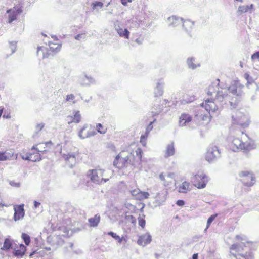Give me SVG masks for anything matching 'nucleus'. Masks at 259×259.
I'll return each mask as SVG.
<instances>
[{"label": "nucleus", "mask_w": 259, "mask_h": 259, "mask_svg": "<svg viewBox=\"0 0 259 259\" xmlns=\"http://www.w3.org/2000/svg\"><path fill=\"white\" fill-rule=\"evenodd\" d=\"M22 238H23L26 245H28L30 242V238L29 236L26 233H22Z\"/></svg>", "instance_id": "39"}, {"label": "nucleus", "mask_w": 259, "mask_h": 259, "mask_svg": "<svg viewBox=\"0 0 259 259\" xmlns=\"http://www.w3.org/2000/svg\"><path fill=\"white\" fill-rule=\"evenodd\" d=\"M3 110H4L3 108H1L0 107V117H1V116L2 115V113L3 112Z\"/></svg>", "instance_id": "56"}, {"label": "nucleus", "mask_w": 259, "mask_h": 259, "mask_svg": "<svg viewBox=\"0 0 259 259\" xmlns=\"http://www.w3.org/2000/svg\"><path fill=\"white\" fill-rule=\"evenodd\" d=\"M157 90H158L159 95H162L163 94V92L162 91H161L159 89H157Z\"/></svg>", "instance_id": "55"}, {"label": "nucleus", "mask_w": 259, "mask_h": 259, "mask_svg": "<svg viewBox=\"0 0 259 259\" xmlns=\"http://www.w3.org/2000/svg\"><path fill=\"white\" fill-rule=\"evenodd\" d=\"M13 156L14 154L11 151L0 152V161L10 160Z\"/></svg>", "instance_id": "25"}, {"label": "nucleus", "mask_w": 259, "mask_h": 259, "mask_svg": "<svg viewBox=\"0 0 259 259\" xmlns=\"http://www.w3.org/2000/svg\"><path fill=\"white\" fill-rule=\"evenodd\" d=\"M194 59L193 58H188L187 60V64H188V66H189V67H190L192 69H195L198 66H199L198 64L194 63Z\"/></svg>", "instance_id": "36"}, {"label": "nucleus", "mask_w": 259, "mask_h": 259, "mask_svg": "<svg viewBox=\"0 0 259 259\" xmlns=\"http://www.w3.org/2000/svg\"><path fill=\"white\" fill-rule=\"evenodd\" d=\"M44 126V125L43 124H39L37 125V128L41 130L42 129Z\"/></svg>", "instance_id": "52"}, {"label": "nucleus", "mask_w": 259, "mask_h": 259, "mask_svg": "<svg viewBox=\"0 0 259 259\" xmlns=\"http://www.w3.org/2000/svg\"><path fill=\"white\" fill-rule=\"evenodd\" d=\"M194 23L190 20H185L183 24V27L186 30H190L192 28Z\"/></svg>", "instance_id": "34"}, {"label": "nucleus", "mask_w": 259, "mask_h": 259, "mask_svg": "<svg viewBox=\"0 0 259 259\" xmlns=\"http://www.w3.org/2000/svg\"><path fill=\"white\" fill-rule=\"evenodd\" d=\"M121 3L123 5H126L128 3H130L132 2V0H121Z\"/></svg>", "instance_id": "49"}, {"label": "nucleus", "mask_w": 259, "mask_h": 259, "mask_svg": "<svg viewBox=\"0 0 259 259\" xmlns=\"http://www.w3.org/2000/svg\"><path fill=\"white\" fill-rule=\"evenodd\" d=\"M217 92L216 90L213 85H209L208 88L207 94L209 96H212Z\"/></svg>", "instance_id": "41"}, {"label": "nucleus", "mask_w": 259, "mask_h": 259, "mask_svg": "<svg viewBox=\"0 0 259 259\" xmlns=\"http://www.w3.org/2000/svg\"><path fill=\"white\" fill-rule=\"evenodd\" d=\"M81 35H82V34H78L76 36H75V38L76 39L78 40V39H80V38L81 37Z\"/></svg>", "instance_id": "53"}, {"label": "nucleus", "mask_w": 259, "mask_h": 259, "mask_svg": "<svg viewBox=\"0 0 259 259\" xmlns=\"http://www.w3.org/2000/svg\"><path fill=\"white\" fill-rule=\"evenodd\" d=\"M244 85L239 80L233 81L228 87L229 91L235 95L229 100L230 105L232 108H235L238 105L240 101L239 96L241 94Z\"/></svg>", "instance_id": "4"}, {"label": "nucleus", "mask_w": 259, "mask_h": 259, "mask_svg": "<svg viewBox=\"0 0 259 259\" xmlns=\"http://www.w3.org/2000/svg\"><path fill=\"white\" fill-rule=\"evenodd\" d=\"M37 54L38 55L42 54V58H48L50 56L52 55V53L49 50V48L44 47H38L37 48Z\"/></svg>", "instance_id": "23"}, {"label": "nucleus", "mask_w": 259, "mask_h": 259, "mask_svg": "<svg viewBox=\"0 0 259 259\" xmlns=\"http://www.w3.org/2000/svg\"><path fill=\"white\" fill-rule=\"evenodd\" d=\"M253 8V5L251 4L250 5H242L238 7V9L237 10V13L239 15H241L242 13H246L249 11L252 10Z\"/></svg>", "instance_id": "28"}, {"label": "nucleus", "mask_w": 259, "mask_h": 259, "mask_svg": "<svg viewBox=\"0 0 259 259\" xmlns=\"http://www.w3.org/2000/svg\"><path fill=\"white\" fill-rule=\"evenodd\" d=\"M251 59L253 61L259 59V51L254 53L251 55Z\"/></svg>", "instance_id": "45"}, {"label": "nucleus", "mask_w": 259, "mask_h": 259, "mask_svg": "<svg viewBox=\"0 0 259 259\" xmlns=\"http://www.w3.org/2000/svg\"><path fill=\"white\" fill-rule=\"evenodd\" d=\"M23 12V4L22 2H19L14 6L13 8L8 9L6 12L8 14L7 23H12L17 19L18 16L21 14Z\"/></svg>", "instance_id": "8"}, {"label": "nucleus", "mask_w": 259, "mask_h": 259, "mask_svg": "<svg viewBox=\"0 0 259 259\" xmlns=\"http://www.w3.org/2000/svg\"><path fill=\"white\" fill-rule=\"evenodd\" d=\"M217 214L212 215L208 218L207 222L206 229H207L209 227L211 223L213 221V220H214V219L217 217Z\"/></svg>", "instance_id": "43"}, {"label": "nucleus", "mask_w": 259, "mask_h": 259, "mask_svg": "<svg viewBox=\"0 0 259 259\" xmlns=\"http://www.w3.org/2000/svg\"><path fill=\"white\" fill-rule=\"evenodd\" d=\"M131 194L133 196H137V199L139 200H143L148 198L149 194L147 192H143L138 190H133L131 191Z\"/></svg>", "instance_id": "20"}, {"label": "nucleus", "mask_w": 259, "mask_h": 259, "mask_svg": "<svg viewBox=\"0 0 259 259\" xmlns=\"http://www.w3.org/2000/svg\"><path fill=\"white\" fill-rule=\"evenodd\" d=\"M100 221V216L96 214L93 218H90L88 220L91 227H96Z\"/></svg>", "instance_id": "29"}, {"label": "nucleus", "mask_w": 259, "mask_h": 259, "mask_svg": "<svg viewBox=\"0 0 259 259\" xmlns=\"http://www.w3.org/2000/svg\"><path fill=\"white\" fill-rule=\"evenodd\" d=\"M220 156V152L216 147L209 148L206 153L205 159L209 162L214 161Z\"/></svg>", "instance_id": "15"}, {"label": "nucleus", "mask_w": 259, "mask_h": 259, "mask_svg": "<svg viewBox=\"0 0 259 259\" xmlns=\"http://www.w3.org/2000/svg\"><path fill=\"white\" fill-rule=\"evenodd\" d=\"M61 45L58 42H49V49L52 54L59 51Z\"/></svg>", "instance_id": "30"}, {"label": "nucleus", "mask_w": 259, "mask_h": 259, "mask_svg": "<svg viewBox=\"0 0 259 259\" xmlns=\"http://www.w3.org/2000/svg\"><path fill=\"white\" fill-rule=\"evenodd\" d=\"M198 253H194L192 256V259H198Z\"/></svg>", "instance_id": "51"}, {"label": "nucleus", "mask_w": 259, "mask_h": 259, "mask_svg": "<svg viewBox=\"0 0 259 259\" xmlns=\"http://www.w3.org/2000/svg\"><path fill=\"white\" fill-rule=\"evenodd\" d=\"M151 236L149 233H146L139 236L137 243L139 245L142 246H145L150 243L151 241Z\"/></svg>", "instance_id": "19"}, {"label": "nucleus", "mask_w": 259, "mask_h": 259, "mask_svg": "<svg viewBox=\"0 0 259 259\" xmlns=\"http://www.w3.org/2000/svg\"><path fill=\"white\" fill-rule=\"evenodd\" d=\"M235 238L238 241H243L244 240L243 236H241L240 235H236V237H235Z\"/></svg>", "instance_id": "48"}, {"label": "nucleus", "mask_w": 259, "mask_h": 259, "mask_svg": "<svg viewBox=\"0 0 259 259\" xmlns=\"http://www.w3.org/2000/svg\"><path fill=\"white\" fill-rule=\"evenodd\" d=\"M200 105L204 107L209 114L215 112L219 109L215 100L211 98L205 100Z\"/></svg>", "instance_id": "11"}, {"label": "nucleus", "mask_w": 259, "mask_h": 259, "mask_svg": "<svg viewBox=\"0 0 259 259\" xmlns=\"http://www.w3.org/2000/svg\"><path fill=\"white\" fill-rule=\"evenodd\" d=\"M106 0H101V1H94L92 3L91 6L93 10H96L99 8H102L104 6V3Z\"/></svg>", "instance_id": "31"}, {"label": "nucleus", "mask_w": 259, "mask_h": 259, "mask_svg": "<svg viewBox=\"0 0 259 259\" xmlns=\"http://www.w3.org/2000/svg\"><path fill=\"white\" fill-rule=\"evenodd\" d=\"M60 153L66 162L71 167L82 160L78 149L67 142L61 146Z\"/></svg>", "instance_id": "3"}, {"label": "nucleus", "mask_w": 259, "mask_h": 259, "mask_svg": "<svg viewBox=\"0 0 259 259\" xmlns=\"http://www.w3.org/2000/svg\"><path fill=\"white\" fill-rule=\"evenodd\" d=\"M175 150L174 147V143L172 142L168 144L165 150V157H168L175 154Z\"/></svg>", "instance_id": "26"}, {"label": "nucleus", "mask_w": 259, "mask_h": 259, "mask_svg": "<svg viewBox=\"0 0 259 259\" xmlns=\"http://www.w3.org/2000/svg\"><path fill=\"white\" fill-rule=\"evenodd\" d=\"M3 117V118H10V114H8L7 115L5 114H4Z\"/></svg>", "instance_id": "54"}, {"label": "nucleus", "mask_w": 259, "mask_h": 259, "mask_svg": "<svg viewBox=\"0 0 259 259\" xmlns=\"http://www.w3.org/2000/svg\"><path fill=\"white\" fill-rule=\"evenodd\" d=\"M176 204L179 206H183L185 204V202L182 200H179L176 202Z\"/></svg>", "instance_id": "47"}, {"label": "nucleus", "mask_w": 259, "mask_h": 259, "mask_svg": "<svg viewBox=\"0 0 259 259\" xmlns=\"http://www.w3.org/2000/svg\"><path fill=\"white\" fill-rule=\"evenodd\" d=\"M239 180L245 187H251L256 182V177L254 172L250 170H242L239 173Z\"/></svg>", "instance_id": "5"}, {"label": "nucleus", "mask_w": 259, "mask_h": 259, "mask_svg": "<svg viewBox=\"0 0 259 259\" xmlns=\"http://www.w3.org/2000/svg\"><path fill=\"white\" fill-rule=\"evenodd\" d=\"M109 235L111 236L115 240H117L119 243H121L122 241V239L118 235H116L115 233L113 232H109L108 233Z\"/></svg>", "instance_id": "40"}, {"label": "nucleus", "mask_w": 259, "mask_h": 259, "mask_svg": "<svg viewBox=\"0 0 259 259\" xmlns=\"http://www.w3.org/2000/svg\"><path fill=\"white\" fill-rule=\"evenodd\" d=\"M190 183L187 181H184L182 184L179 186L178 191L180 193H186L190 190Z\"/></svg>", "instance_id": "27"}, {"label": "nucleus", "mask_w": 259, "mask_h": 259, "mask_svg": "<svg viewBox=\"0 0 259 259\" xmlns=\"http://www.w3.org/2000/svg\"><path fill=\"white\" fill-rule=\"evenodd\" d=\"M105 170L100 168L90 169L87 173V177L90 181L96 184L101 185L109 181V178H104Z\"/></svg>", "instance_id": "6"}, {"label": "nucleus", "mask_w": 259, "mask_h": 259, "mask_svg": "<svg viewBox=\"0 0 259 259\" xmlns=\"http://www.w3.org/2000/svg\"><path fill=\"white\" fill-rule=\"evenodd\" d=\"M40 205V203L38 202H37V201H35L34 202V207H35V208H37L38 207H39V206Z\"/></svg>", "instance_id": "50"}, {"label": "nucleus", "mask_w": 259, "mask_h": 259, "mask_svg": "<svg viewBox=\"0 0 259 259\" xmlns=\"http://www.w3.org/2000/svg\"><path fill=\"white\" fill-rule=\"evenodd\" d=\"M13 254L16 256H23L26 251V247L22 244L16 243L13 247Z\"/></svg>", "instance_id": "17"}, {"label": "nucleus", "mask_w": 259, "mask_h": 259, "mask_svg": "<svg viewBox=\"0 0 259 259\" xmlns=\"http://www.w3.org/2000/svg\"><path fill=\"white\" fill-rule=\"evenodd\" d=\"M230 149L233 151H239L245 149L246 147L245 143H243L239 138H234L229 144Z\"/></svg>", "instance_id": "12"}, {"label": "nucleus", "mask_w": 259, "mask_h": 259, "mask_svg": "<svg viewBox=\"0 0 259 259\" xmlns=\"http://www.w3.org/2000/svg\"><path fill=\"white\" fill-rule=\"evenodd\" d=\"M90 128L88 126H84L79 132V136L82 139L91 137L94 135V132H91L90 131Z\"/></svg>", "instance_id": "24"}, {"label": "nucleus", "mask_w": 259, "mask_h": 259, "mask_svg": "<svg viewBox=\"0 0 259 259\" xmlns=\"http://www.w3.org/2000/svg\"><path fill=\"white\" fill-rule=\"evenodd\" d=\"M156 119H154L152 121H151L149 125L146 127V131L145 132V134H147L149 135L150 131L153 129V124L156 121Z\"/></svg>", "instance_id": "38"}, {"label": "nucleus", "mask_w": 259, "mask_h": 259, "mask_svg": "<svg viewBox=\"0 0 259 259\" xmlns=\"http://www.w3.org/2000/svg\"><path fill=\"white\" fill-rule=\"evenodd\" d=\"M14 219L15 220H19L23 218L24 215V210L23 205H18L14 207Z\"/></svg>", "instance_id": "22"}, {"label": "nucleus", "mask_w": 259, "mask_h": 259, "mask_svg": "<svg viewBox=\"0 0 259 259\" xmlns=\"http://www.w3.org/2000/svg\"><path fill=\"white\" fill-rule=\"evenodd\" d=\"M81 120V115L79 111H74L73 116H68L66 118V121L68 124L74 123H79Z\"/></svg>", "instance_id": "21"}, {"label": "nucleus", "mask_w": 259, "mask_h": 259, "mask_svg": "<svg viewBox=\"0 0 259 259\" xmlns=\"http://www.w3.org/2000/svg\"><path fill=\"white\" fill-rule=\"evenodd\" d=\"M96 129L99 133L104 134L107 132V127L101 123H98L96 125Z\"/></svg>", "instance_id": "35"}, {"label": "nucleus", "mask_w": 259, "mask_h": 259, "mask_svg": "<svg viewBox=\"0 0 259 259\" xmlns=\"http://www.w3.org/2000/svg\"><path fill=\"white\" fill-rule=\"evenodd\" d=\"M116 31L120 37H124L126 39L129 38L130 32L127 29H123L121 28H117Z\"/></svg>", "instance_id": "32"}, {"label": "nucleus", "mask_w": 259, "mask_h": 259, "mask_svg": "<svg viewBox=\"0 0 259 259\" xmlns=\"http://www.w3.org/2000/svg\"><path fill=\"white\" fill-rule=\"evenodd\" d=\"M143 153L142 149L139 147L131 153L122 150L115 157L113 165L118 169H122L128 165H140L142 162Z\"/></svg>", "instance_id": "1"}, {"label": "nucleus", "mask_w": 259, "mask_h": 259, "mask_svg": "<svg viewBox=\"0 0 259 259\" xmlns=\"http://www.w3.org/2000/svg\"><path fill=\"white\" fill-rule=\"evenodd\" d=\"M138 223L139 226H140L142 228H144L145 226L146 221L143 218H138Z\"/></svg>", "instance_id": "44"}, {"label": "nucleus", "mask_w": 259, "mask_h": 259, "mask_svg": "<svg viewBox=\"0 0 259 259\" xmlns=\"http://www.w3.org/2000/svg\"><path fill=\"white\" fill-rule=\"evenodd\" d=\"M209 180L208 176L203 172H198L192 178L193 185L198 189L205 188Z\"/></svg>", "instance_id": "9"}, {"label": "nucleus", "mask_w": 259, "mask_h": 259, "mask_svg": "<svg viewBox=\"0 0 259 259\" xmlns=\"http://www.w3.org/2000/svg\"><path fill=\"white\" fill-rule=\"evenodd\" d=\"M232 123L238 125L242 128L248 126L249 121L248 117L243 112L236 110L233 112L232 115Z\"/></svg>", "instance_id": "7"}, {"label": "nucleus", "mask_w": 259, "mask_h": 259, "mask_svg": "<svg viewBox=\"0 0 259 259\" xmlns=\"http://www.w3.org/2000/svg\"><path fill=\"white\" fill-rule=\"evenodd\" d=\"M192 120V116L187 113H183L179 117V124L183 126L188 125Z\"/></svg>", "instance_id": "18"}, {"label": "nucleus", "mask_w": 259, "mask_h": 259, "mask_svg": "<svg viewBox=\"0 0 259 259\" xmlns=\"http://www.w3.org/2000/svg\"><path fill=\"white\" fill-rule=\"evenodd\" d=\"M4 206H7V205H5L2 204V203H0V220L2 219L1 213L3 212H4Z\"/></svg>", "instance_id": "46"}, {"label": "nucleus", "mask_w": 259, "mask_h": 259, "mask_svg": "<svg viewBox=\"0 0 259 259\" xmlns=\"http://www.w3.org/2000/svg\"><path fill=\"white\" fill-rule=\"evenodd\" d=\"M211 121V116L209 114L207 115H204L201 117L200 122L202 124H207Z\"/></svg>", "instance_id": "33"}, {"label": "nucleus", "mask_w": 259, "mask_h": 259, "mask_svg": "<svg viewBox=\"0 0 259 259\" xmlns=\"http://www.w3.org/2000/svg\"><path fill=\"white\" fill-rule=\"evenodd\" d=\"M3 239L0 237V249L4 251H7L10 249H12L14 245H16V243L14 242L10 237L6 238L4 240L3 245L2 242Z\"/></svg>", "instance_id": "16"}, {"label": "nucleus", "mask_w": 259, "mask_h": 259, "mask_svg": "<svg viewBox=\"0 0 259 259\" xmlns=\"http://www.w3.org/2000/svg\"><path fill=\"white\" fill-rule=\"evenodd\" d=\"M252 242L246 241L234 243L229 249L230 255L236 259H254Z\"/></svg>", "instance_id": "2"}, {"label": "nucleus", "mask_w": 259, "mask_h": 259, "mask_svg": "<svg viewBox=\"0 0 259 259\" xmlns=\"http://www.w3.org/2000/svg\"><path fill=\"white\" fill-rule=\"evenodd\" d=\"M75 96L73 94H71L66 96L65 100L67 102H72L74 104L75 103Z\"/></svg>", "instance_id": "42"}, {"label": "nucleus", "mask_w": 259, "mask_h": 259, "mask_svg": "<svg viewBox=\"0 0 259 259\" xmlns=\"http://www.w3.org/2000/svg\"><path fill=\"white\" fill-rule=\"evenodd\" d=\"M109 5H110V2H109V3H107V4L106 6H109Z\"/></svg>", "instance_id": "57"}, {"label": "nucleus", "mask_w": 259, "mask_h": 259, "mask_svg": "<svg viewBox=\"0 0 259 259\" xmlns=\"http://www.w3.org/2000/svg\"><path fill=\"white\" fill-rule=\"evenodd\" d=\"M23 159L28 160L32 161H37L41 159L40 154L36 149V147L34 145L30 151L28 152H23L22 155Z\"/></svg>", "instance_id": "10"}, {"label": "nucleus", "mask_w": 259, "mask_h": 259, "mask_svg": "<svg viewBox=\"0 0 259 259\" xmlns=\"http://www.w3.org/2000/svg\"><path fill=\"white\" fill-rule=\"evenodd\" d=\"M159 179L165 187L167 188V189L170 188L175 180V174L174 173H169L166 175L161 173L159 175Z\"/></svg>", "instance_id": "14"}, {"label": "nucleus", "mask_w": 259, "mask_h": 259, "mask_svg": "<svg viewBox=\"0 0 259 259\" xmlns=\"http://www.w3.org/2000/svg\"><path fill=\"white\" fill-rule=\"evenodd\" d=\"M34 146L40 154L50 152L54 148V145L51 141L39 143Z\"/></svg>", "instance_id": "13"}, {"label": "nucleus", "mask_w": 259, "mask_h": 259, "mask_svg": "<svg viewBox=\"0 0 259 259\" xmlns=\"http://www.w3.org/2000/svg\"><path fill=\"white\" fill-rule=\"evenodd\" d=\"M148 136V135L144 133V134L141 135L140 137V142L142 144V145L144 147L146 146V141Z\"/></svg>", "instance_id": "37"}]
</instances>
